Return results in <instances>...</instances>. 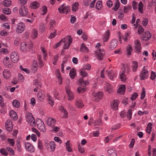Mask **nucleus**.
<instances>
[{
    "label": "nucleus",
    "instance_id": "nucleus-32",
    "mask_svg": "<svg viewBox=\"0 0 156 156\" xmlns=\"http://www.w3.org/2000/svg\"><path fill=\"white\" fill-rule=\"evenodd\" d=\"M69 75L70 77L72 79H73L74 78L76 74V70L74 68H73L70 70Z\"/></svg>",
    "mask_w": 156,
    "mask_h": 156
},
{
    "label": "nucleus",
    "instance_id": "nucleus-51",
    "mask_svg": "<svg viewBox=\"0 0 156 156\" xmlns=\"http://www.w3.org/2000/svg\"><path fill=\"white\" fill-rule=\"evenodd\" d=\"M131 6L129 5H127L126 6H124L123 8L124 12H127L129 10L131 9Z\"/></svg>",
    "mask_w": 156,
    "mask_h": 156
},
{
    "label": "nucleus",
    "instance_id": "nucleus-24",
    "mask_svg": "<svg viewBox=\"0 0 156 156\" xmlns=\"http://www.w3.org/2000/svg\"><path fill=\"white\" fill-rule=\"evenodd\" d=\"M45 93L43 91L39 92L37 94V98L40 101L43 100L44 98Z\"/></svg>",
    "mask_w": 156,
    "mask_h": 156
},
{
    "label": "nucleus",
    "instance_id": "nucleus-29",
    "mask_svg": "<svg viewBox=\"0 0 156 156\" xmlns=\"http://www.w3.org/2000/svg\"><path fill=\"white\" fill-rule=\"evenodd\" d=\"M9 116L11 118H12L13 119H15L17 118V116L16 113L14 111H10L9 112Z\"/></svg>",
    "mask_w": 156,
    "mask_h": 156
},
{
    "label": "nucleus",
    "instance_id": "nucleus-25",
    "mask_svg": "<svg viewBox=\"0 0 156 156\" xmlns=\"http://www.w3.org/2000/svg\"><path fill=\"white\" fill-rule=\"evenodd\" d=\"M79 82L80 83V84L83 87H84L89 84V82L88 81H84L83 78L80 79L79 80Z\"/></svg>",
    "mask_w": 156,
    "mask_h": 156
},
{
    "label": "nucleus",
    "instance_id": "nucleus-2",
    "mask_svg": "<svg viewBox=\"0 0 156 156\" xmlns=\"http://www.w3.org/2000/svg\"><path fill=\"white\" fill-rule=\"evenodd\" d=\"M36 123L38 128L43 133L46 131V129L45 125L41 119H39L37 121Z\"/></svg>",
    "mask_w": 156,
    "mask_h": 156
},
{
    "label": "nucleus",
    "instance_id": "nucleus-46",
    "mask_svg": "<svg viewBox=\"0 0 156 156\" xmlns=\"http://www.w3.org/2000/svg\"><path fill=\"white\" fill-rule=\"evenodd\" d=\"M34 84L37 88H40L41 87V83L37 80H36L34 82Z\"/></svg>",
    "mask_w": 156,
    "mask_h": 156
},
{
    "label": "nucleus",
    "instance_id": "nucleus-44",
    "mask_svg": "<svg viewBox=\"0 0 156 156\" xmlns=\"http://www.w3.org/2000/svg\"><path fill=\"white\" fill-rule=\"evenodd\" d=\"M67 39H68V44L67 47H65L64 48H68L69 47L71 44L72 42V38L70 36H69L67 37L66 38Z\"/></svg>",
    "mask_w": 156,
    "mask_h": 156
},
{
    "label": "nucleus",
    "instance_id": "nucleus-59",
    "mask_svg": "<svg viewBox=\"0 0 156 156\" xmlns=\"http://www.w3.org/2000/svg\"><path fill=\"white\" fill-rule=\"evenodd\" d=\"M6 150H5L3 148H2L0 150V152L2 154L5 155H7L8 154V153Z\"/></svg>",
    "mask_w": 156,
    "mask_h": 156
},
{
    "label": "nucleus",
    "instance_id": "nucleus-18",
    "mask_svg": "<svg viewBox=\"0 0 156 156\" xmlns=\"http://www.w3.org/2000/svg\"><path fill=\"white\" fill-rule=\"evenodd\" d=\"M95 100L96 101H98L103 98V94L102 92H99L95 94Z\"/></svg>",
    "mask_w": 156,
    "mask_h": 156
},
{
    "label": "nucleus",
    "instance_id": "nucleus-30",
    "mask_svg": "<svg viewBox=\"0 0 156 156\" xmlns=\"http://www.w3.org/2000/svg\"><path fill=\"white\" fill-rule=\"evenodd\" d=\"M27 47V44L26 43L23 42L21 44L20 49L22 51H26Z\"/></svg>",
    "mask_w": 156,
    "mask_h": 156
},
{
    "label": "nucleus",
    "instance_id": "nucleus-36",
    "mask_svg": "<svg viewBox=\"0 0 156 156\" xmlns=\"http://www.w3.org/2000/svg\"><path fill=\"white\" fill-rule=\"evenodd\" d=\"M79 3L78 2H75L72 5V9L73 12L76 11L78 9Z\"/></svg>",
    "mask_w": 156,
    "mask_h": 156
},
{
    "label": "nucleus",
    "instance_id": "nucleus-4",
    "mask_svg": "<svg viewBox=\"0 0 156 156\" xmlns=\"http://www.w3.org/2000/svg\"><path fill=\"white\" fill-rule=\"evenodd\" d=\"M19 13L20 14L23 16L28 17L29 16L27 9L23 5H22L20 7Z\"/></svg>",
    "mask_w": 156,
    "mask_h": 156
},
{
    "label": "nucleus",
    "instance_id": "nucleus-26",
    "mask_svg": "<svg viewBox=\"0 0 156 156\" xmlns=\"http://www.w3.org/2000/svg\"><path fill=\"white\" fill-rule=\"evenodd\" d=\"M47 123L49 126H53L55 124V121L53 119L49 118L47 120Z\"/></svg>",
    "mask_w": 156,
    "mask_h": 156
},
{
    "label": "nucleus",
    "instance_id": "nucleus-37",
    "mask_svg": "<svg viewBox=\"0 0 156 156\" xmlns=\"http://www.w3.org/2000/svg\"><path fill=\"white\" fill-rule=\"evenodd\" d=\"M132 70L133 71H136L138 67V63L136 62H133V66H132Z\"/></svg>",
    "mask_w": 156,
    "mask_h": 156
},
{
    "label": "nucleus",
    "instance_id": "nucleus-54",
    "mask_svg": "<svg viewBox=\"0 0 156 156\" xmlns=\"http://www.w3.org/2000/svg\"><path fill=\"white\" fill-rule=\"evenodd\" d=\"M138 96V94L136 92H135L132 95V97L130 98V99L132 101L136 99V98Z\"/></svg>",
    "mask_w": 156,
    "mask_h": 156
},
{
    "label": "nucleus",
    "instance_id": "nucleus-21",
    "mask_svg": "<svg viewBox=\"0 0 156 156\" xmlns=\"http://www.w3.org/2000/svg\"><path fill=\"white\" fill-rule=\"evenodd\" d=\"M110 34V31L109 30H107L106 31L104 35L103 39L104 42H106L108 41L109 37Z\"/></svg>",
    "mask_w": 156,
    "mask_h": 156
},
{
    "label": "nucleus",
    "instance_id": "nucleus-13",
    "mask_svg": "<svg viewBox=\"0 0 156 156\" xmlns=\"http://www.w3.org/2000/svg\"><path fill=\"white\" fill-rule=\"evenodd\" d=\"M103 50H104L103 49H99L98 51L96 52L98 59L99 60H101L103 59L104 55L102 52L103 51Z\"/></svg>",
    "mask_w": 156,
    "mask_h": 156
},
{
    "label": "nucleus",
    "instance_id": "nucleus-39",
    "mask_svg": "<svg viewBox=\"0 0 156 156\" xmlns=\"http://www.w3.org/2000/svg\"><path fill=\"white\" fill-rule=\"evenodd\" d=\"M132 51V48L130 45H129L127 47V54L128 55H130L131 54V52Z\"/></svg>",
    "mask_w": 156,
    "mask_h": 156
},
{
    "label": "nucleus",
    "instance_id": "nucleus-48",
    "mask_svg": "<svg viewBox=\"0 0 156 156\" xmlns=\"http://www.w3.org/2000/svg\"><path fill=\"white\" fill-rule=\"evenodd\" d=\"M56 30H54L52 32L50 33V36L49 37V38L50 39H51L56 36Z\"/></svg>",
    "mask_w": 156,
    "mask_h": 156
},
{
    "label": "nucleus",
    "instance_id": "nucleus-33",
    "mask_svg": "<svg viewBox=\"0 0 156 156\" xmlns=\"http://www.w3.org/2000/svg\"><path fill=\"white\" fill-rule=\"evenodd\" d=\"M70 141L69 140H67L66 143V149L68 152H71L72 149L71 148V145L69 144Z\"/></svg>",
    "mask_w": 156,
    "mask_h": 156
},
{
    "label": "nucleus",
    "instance_id": "nucleus-63",
    "mask_svg": "<svg viewBox=\"0 0 156 156\" xmlns=\"http://www.w3.org/2000/svg\"><path fill=\"white\" fill-rule=\"evenodd\" d=\"M54 140L55 141L58 142L60 144L62 143V141L59 137L55 136L54 137Z\"/></svg>",
    "mask_w": 156,
    "mask_h": 156
},
{
    "label": "nucleus",
    "instance_id": "nucleus-23",
    "mask_svg": "<svg viewBox=\"0 0 156 156\" xmlns=\"http://www.w3.org/2000/svg\"><path fill=\"white\" fill-rule=\"evenodd\" d=\"M104 87L105 89H106L108 92H110L112 91V87L108 82H106L104 84Z\"/></svg>",
    "mask_w": 156,
    "mask_h": 156
},
{
    "label": "nucleus",
    "instance_id": "nucleus-52",
    "mask_svg": "<svg viewBox=\"0 0 156 156\" xmlns=\"http://www.w3.org/2000/svg\"><path fill=\"white\" fill-rule=\"evenodd\" d=\"M156 77V74L155 72L154 71H152L151 72V74L150 77L151 80H154Z\"/></svg>",
    "mask_w": 156,
    "mask_h": 156
},
{
    "label": "nucleus",
    "instance_id": "nucleus-16",
    "mask_svg": "<svg viewBox=\"0 0 156 156\" xmlns=\"http://www.w3.org/2000/svg\"><path fill=\"white\" fill-rule=\"evenodd\" d=\"M3 75L4 77L7 79L11 76V73L7 69H5L3 72Z\"/></svg>",
    "mask_w": 156,
    "mask_h": 156
},
{
    "label": "nucleus",
    "instance_id": "nucleus-57",
    "mask_svg": "<svg viewBox=\"0 0 156 156\" xmlns=\"http://www.w3.org/2000/svg\"><path fill=\"white\" fill-rule=\"evenodd\" d=\"M32 131L34 132L38 137H39L40 135V133L36 129L34 128H32Z\"/></svg>",
    "mask_w": 156,
    "mask_h": 156
},
{
    "label": "nucleus",
    "instance_id": "nucleus-11",
    "mask_svg": "<svg viewBox=\"0 0 156 156\" xmlns=\"http://www.w3.org/2000/svg\"><path fill=\"white\" fill-rule=\"evenodd\" d=\"M12 122L10 120H7L5 123V128L9 132L11 131L12 129Z\"/></svg>",
    "mask_w": 156,
    "mask_h": 156
},
{
    "label": "nucleus",
    "instance_id": "nucleus-55",
    "mask_svg": "<svg viewBox=\"0 0 156 156\" xmlns=\"http://www.w3.org/2000/svg\"><path fill=\"white\" fill-rule=\"evenodd\" d=\"M0 19L4 21H6L7 20V17L4 14H2L0 16Z\"/></svg>",
    "mask_w": 156,
    "mask_h": 156
},
{
    "label": "nucleus",
    "instance_id": "nucleus-42",
    "mask_svg": "<svg viewBox=\"0 0 156 156\" xmlns=\"http://www.w3.org/2000/svg\"><path fill=\"white\" fill-rule=\"evenodd\" d=\"M47 96L48 98L49 104H50L51 105L53 106L54 105V102L52 100V97L48 94Z\"/></svg>",
    "mask_w": 156,
    "mask_h": 156
},
{
    "label": "nucleus",
    "instance_id": "nucleus-38",
    "mask_svg": "<svg viewBox=\"0 0 156 156\" xmlns=\"http://www.w3.org/2000/svg\"><path fill=\"white\" fill-rule=\"evenodd\" d=\"M12 105L14 107L17 108H19L20 105V104L19 101L16 100L13 101Z\"/></svg>",
    "mask_w": 156,
    "mask_h": 156
},
{
    "label": "nucleus",
    "instance_id": "nucleus-50",
    "mask_svg": "<svg viewBox=\"0 0 156 156\" xmlns=\"http://www.w3.org/2000/svg\"><path fill=\"white\" fill-rule=\"evenodd\" d=\"M38 34V33L37 30L34 29L33 30V35L32 37L34 38H35L37 37Z\"/></svg>",
    "mask_w": 156,
    "mask_h": 156
},
{
    "label": "nucleus",
    "instance_id": "nucleus-5",
    "mask_svg": "<svg viewBox=\"0 0 156 156\" xmlns=\"http://www.w3.org/2000/svg\"><path fill=\"white\" fill-rule=\"evenodd\" d=\"M134 43L135 44V49L136 53L138 54L140 53L141 49V44L140 41L138 40H136L134 41Z\"/></svg>",
    "mask_w": 156,
    "mask_h": 156
},
{
    "label": "nucleus",
    "instance_id": "nucleus-3",
    "mask_svg": "<svg viewBox=\"0 0 156 156\" xmlns=\"http://www.w3.org/2000/svg\"><path fill=\"white\" fill-rule=\"evenodd\" d=\"M26 119L27 121L30 125L33 126L36 125L35 120L31 113H29L27 115L26 117Z\"/></svg>",
    "mask_w": 156,
    "mask_h": 156
},
{
    "label": "nucleus",
    "instance_id": "nucleus-12",
    "mask_svg": "<svg viewBox=\"0 0 156 156\" xmlns=\"http://www.w3.org/2000/svg\"><path fill=\"white\" fill-rule=\"evenodd\" d=\"M119 101L118 100H115L112 102L111 105V108L113 110H116L118 109Z\"/></svg>",
    "mask_w": 156,
    "mask_h": 156
},
{
    "label": "nucleus",
    "instance_id": "nucleus-14",
    "mask_svg": "<svg viewBox=\"0 0 156 156\" xmlns=\"http://www.w3.org/2000/svg\"><path fill=\"white\" fill-rule=\"evenodd\" d=\"M108 156H117L116 151L115 148H111L107 151Z\"/></svg>",
    "mask_w": 156,
    "mask_h": 156
},
{
    "label": "nucleus",
    "instance_id": "nucleus-56",
    "mask_svg": "<svg viewBox=\"0 0 156 156\" xmlns=\"http://www.w3.org/2000/svg\"><path fill=\"white\" fill-rule=\"evenodd\" d=\"M120 78L122 81L125 80L126 79V75L124 74V72L122 73L120 75Z\"/></svg>",
    "mask_w": 156,
    "mask_h": 156
},
{
    "label": "nucleus",
    "instance_id": "nucleus-22",
    "mask_svg": "<svg viewBox=\"0 0 156 156\" xmlns=\"http://www.w3.org/2000/svg\"><path fill=\"white\" fill-rule=\"evenodd\" d=\"M80 51L81 52L85 53L88 52V49L83 43L82 44Z\"/></svg>",
    "mask_w": 156,
    "mask_h": 156
},
{
    "label": "nucleus",
    "instance_id": "nucleus-31",
    "mask_svg": "<svg viewBox=\"0 0 156 156\" xmlns=\"http://www.w3.org/2000/svg\"><path fill=\"white\" fill-rule=\"evenodd\" d=\"M80 73L82 78L87 76L88 74L86 72L85 69H81L80 70Z\"/></svg>",
    "mask_w": 156,
    "mask_h": 156
},
{
    "label": "nucleus",
    "instance_id": "nucleus-60",
    "mask_svg": "<svg viewBox=\"0 0 156 156\" xmlns=\"http://www.w3.org/2000/svg\"><path fill=\"white\" fill-rule=\"evenodd\" d=\"M5 149L6 150V151L11 153L13 155L14 154V151L12 148L8 147L6 148Z\"/></svg>",
    "mask_w": 156,
    "mask_h": 156
},
{
    "label": "nucleus",
    "instance_id": "nucleus-10",
    "mask_svg": "<svg viewBox=\"0 0 156 156\" xmlns=\"http://www.w3.org/2000/svg\"><path fill=\"white\" fill-rule=\"evenodd\" d=\"M25 147L26 149L30 153L34 152V148L33 146L30 143H26L25 144Z\"/></svg>",
    "mask_w": 156,
    "mask_h": 156
},
{
    "label": "nucleus",
    "instance_id": "nucleus-1",
    "mask_svg": "<svg viewBox=\"0 0 156 156\" xmlns=\"http://www.w3.org/2000/svg\"><path fill=\"white\" fill-rule=\"evenodd\" d=\"M145 68V66L143 67V70L140 73V77L141 80H143L146 79L148 77V71L146 70Z\"/></svg>",
    "mask_w": 156,
    "mask_h": 156
},
{
    "label": "nucleus",
    "instance_id": "nucleus-17",
    "mask_svg": "<svg viewBox=\"0 0 156 156\" xmlns=\"http://www.w3.org/2000/svg\"><path fill=\"white\" fill-rule=\"evenodd\" d=\"M106 72L108 73V76H109L110 79L111 80L114 77H115L116 76V72L112 70L110 71H108V70H106Z\"/></svg>",
    "mask_w": 156,
    "mask_h": 156
},
{
    "label": "nucleus",
    "instance_id": "nucleus-8",
    "mask_svg": "<svg viewBox=\"0 0 156 156\" xmlns=\"http://www.w3.org/2000/svg\"><path fill=\"white\" fill-rule=\"evenodd\" d=\"M118 41L114 39L112 40L110 43L109 48L111 50H113L118 45Z\"/></svg>",
    "mask_w": 156,
    "mask_h": 156
},
{
    "label": "nucleus",
    "instance_id": "nucleus-28",
    "mask_svg": "<svg viewBox=\"0 0 156 156\" xmlns=\"http://www.w3.org/2000/svg\"><path fill=\"white\" fill-rule=\"evenodd\" d=\"M125 85H122L117 90V92L121 94H124L125 91Z\"/></svg>",
    "mask_w": 156,
    "mask_h": 156
},
{
    "label": "nucleus",
    "instance_id": "nucleus-7",
    "mask_svg": "<svg viewBox=\"0 0 156 156\" xmlns=\"http://www.w3.org/2000/svg\"><path fill=\"white\" fill-rule=\"evenodd\" d=\"M10 58L12 61L14 63H16L19 60V56L17 52L13 51L12 53Z\"/></svg>",
    "mask_w": 156,
    "mask_h": 156
},
{
    "label": "nucleus",
    "instance_id": "nucleus-34",
    "mask_svg": "<svg viewBox=\"0 0 156 156\" xmlns=\"http://www.w3.org/2000/svg\"><path fill=\"white\" fill-rule=\"evenodd\" d=\"M102 6V2L98 1L96 4L95 8L98 10H100L101 9Z\"/></svg>",
    "mask_w": 156,
    "mask_h": 156
},
{
    "label": "nucleus",
    "instance_id": "nucleus-19",
    "mask_svg": "<svg viewBox=\"0 0 156 156\" xmlns=\"http://www.w3.org/2000/svg\"><path fill=\"white\" fill-rule=\"evenodd\" d=\"M151 37V34L148 31H147L145 32V35L142 38L144 40L146 41L149 40Z\"/></svg>",
    "mask_w": 156,
    "mask_h": 156
},
{
    "label": "nucleus",
    "instance_id": "nucleus-49",
    "mask_svg": "<svg viewBox=\"0 0 156 156\" xmlns=\"http://www.w3.org/2000/svg\"><path fill=\"white\" fill-rule=\"evenodd\" d=\"M65 38L64 39H61L58 43L55 45V46L54 47L55 48H56L58 46H59L61 44V43L62 42H65Z\"/></svg>",
    "mask_w": 156,
    "mask_h": 156
},
{
    "label": "nucleus",
    "instance_id": "nucleus-20",
    "mask_svg": "<svg viewBox=\"0 0 156 156\" xmlns=\"http://www.w3.org/2000/svg\"><path fill=\"white\" fill-rule=\"evenodd\" d=\"M76 107L78 108H82L84 106V105L83 104L82 101L79 99L76 100Z\"/></svg>",
    "mask_w": 156,
    "mask_h": 156
},
{
    "label": "nucleus",
    "instance_id": "nucleus-9",
    "mask_svg": "<svg viewBox=\"0 0 156 156\" xmlns=\"http://www.w3.org/2000/svg\"><path fill=\"white\" fill-rule=\"evenodd\" d=\"M58 10L60 13H64L66 12V14H67L70 11V8L69 6H65L64 8H62L61 6L58 8Z\"/></svg>",
    "mask_w": 156,
    "mask_h": 156
},
{
    "label": "nucleus",
    "instance_id": "nucleus-35",
    "mask_svg": "<svg viewBox=\"0 0 156 156\" xmlns=\"http://www.w3.org/2000/svg\"><path fill=\"white\" fill-rule=\"evenodd\" d=\"M11 1L10 0H4L2 2L3 5L5 6H9Z\"/></svg>",
    "mask_w": 156,
    "mask_h": 156
},
{
    "label": "nucleus",
    "instance_id": "nucleus-45",
    "mask_svg": "<svg viewBox=\"0 0 156 156\" xmlns=\"http://www.w3.org/2000/svg\"><path fill=\"white\" fill-rule=\"evenodd\" d=\"M86 90V88L85 87L82 88L81 87H79L77 89V92L78 93H83Z\"/></svg>",
    "mask_w": 156,
    "mask_h": 156
},
{
    "label": "nucleus",
    "instance_id": "nucleus-41",
    "mask_svg": "<svg viewBox=\"0 0 156 156\" xmlns=\"http://www.w3.org/2000/svg\"><path fill=\"white\" fill-rule=\"evenodd\" d=\"M143 5L142 2H140L138 5V9L139 12L141 13H143Z\"/></svg>",
    "mask_w": 156,
    "mask_h": 156
},
{
    "label": "nucleus",
    "instance_id": "nucleus-62",
    "mask_svg": "<svg viewBox=\"0 0 156 156\" xmlns=\"http://www.w3.org/2000/svg\"><path fill=\"white\" fill-rule=\"evenodd\" d=\"M8 141L9 142V143L10 144L12 145V146H13L14 145L15 142L14 139L8 138Z\"/></svg>",
    "mask_w": 156,
    "mask_h": 156
},
{
    "label": "nucleus",
    "instance_id": "nucleus-15",
    "mask_svg": "<svg viewBox=\"0 0 156 156\" xmlns=\"http://www.w3.org/2000/svg\"><path fill=\"white\" fill-rule=\"evenodd\" d=\"M38 65L37 61L35 60H34L33 61L32 68V71L34 73H36L37 70L38 69Z\"/></svg>",
    "mask_w": 156,
    "mask_h": 156
},
{
    "label": "nucleus",
    "instance_id": "nucleus-40",
    "mask_svg": "<svg viewBox=\"0 0 156 156\" xmlns=\"http://www.w3.org/2000/svg\"><path fill=\"white\" fill-rule=\"evenodd\" d=\"M120 6V2L118 0H117L115 2V7L113 9L115 11H116L119 8V7Z\"/></svg>",
    "mask_w": 156,
    "mask_h": 156
},
{
    "label": "nucleus",
    "instance_id": "nucleus-53",
    "mask_svg": "<svg viewBox=\"0 0 156 156\" xmlns=\"http://www.w3.org/2000/svg\"><path fill=\"white\" fill-rule=\"evenodd\" d=\"M144 31V29L141 26H140L138 28V33L139 34H142Z\"/></svg>",
    "mask_w": 156,
    "mask_h": 156
},
{
    "label": "nucleus",
    "instance_id": "nucleus-27",
    "mask_svg": "<svg viewBox=\"0 0 156 156\" xmlns=\"http://www.w3.org/2000/svg\"><path fill=\"white\" fill-rule=\"evenodd\" d=\"M40 6L38 2L35 1L31 3L30 4V7L31 8L33 9H36L38 8Z\"/></svg>",
    "mask_w": 156,
    "mask_h": 156
},
{
    "label": "nucleus",
    "instance_id": "nucleus-58",
    "mask_svg": "<svg viewBox=\"0 0 156 156\" xmlns=\"http://www.w3.org/2000/svg\"><path fill=\"white\" fill-rule=\"evenodd\" d=\"M145 93L146 92L145 90V89L144 88H143V91H142V93H141V97H140V98L141 99H143L144 98L145 96Z\"/></svg>",
    "mask_w": 156,
    "mask_h": 156
},
{
    "label": "nucleus",
    "instance_id": "nucleus-64",
    "mask_svg": "<svg viewBox=\"0 0 156 156\" xmlns=\"http://www.w3.org/2000/svg\"><path fill=\"white\" fill-rule=\"evenodd\" d=\"M148 23V19L147 18L144 19L142 21V24L144 26H146Z\"/></svg>",
    "mask_w": 156,
    "mask_h": 156
},
{
    "label": "nucleus",
    "instance_id": "nucleus-6",
    "mask_svg": "<svg viewBox=\"0 0 156 156\" xmlns=\"http://www.w3.org/2000/svg\"><path fill=\"white\" fill-rule=\"evenodd\" d=\"M25 27V25L23 23H19L16 29V32L19 33H22L24 30Z\"/></svg>",
    "mask_w": 156,
    "mask_h": 156
},
{
    "label": "nucleus",
    "instance_id": "nucleus-47",
    "mask_svg": "<svg viewBox=\"0 0 156 156\" xmlns=\"http://www.w3.org/2000/svg\"><path fill=\"white\" fill-rule=\"evenodd\" d=\"M3 13L6 15H9L11 13V10L9 8H6L3 9Z\"/></svg>",
    "mask_w": 156,
    "mask_h": 156
},
{
    "label": "nucleus",
    "instance_id": "nucleus-61",
    "mask_svg": "<svg viewBox=\"0 0 156 156\" xmlns=\"http://www.w3.org/2000/svg\"><path fill=\"white\" fill-rule=\"evenodd\" d=\"M38 146L39 148L40 149L42 150L43 149V146L41 140H39L38 143Z\"/></svg>",
    "mask_w": 156,
    "mask_h": 156
},
{
    "label": "nucleus",
    "instance_id": "nucleus-43",
    "mask_svg": "<svg viewBox=\"0 0 156 156\" xmlns=\"http://www.w3.org/2000/svg\"><path fill=\"white\" fill-rule=\"evenodd\" d=\"M50 148L52 151H55V144L54 142H51L49 143Z\"/></svg>",
    "mask_w": 156,
    "mask_h": 156
}]
</instances>
